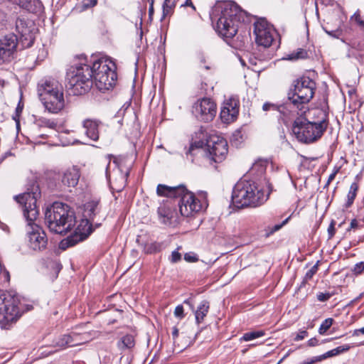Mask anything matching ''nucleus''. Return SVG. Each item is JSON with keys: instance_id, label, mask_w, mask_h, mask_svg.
<instances>
[{"instance_id": "obj_6", "label": "nucleus", "mask_w": 364, "mask_h": 364, "mask_svg": "<svg viewBox=\"0 0 364 364\" xmlns=\"http://www.w3.org/2000/svg\"><path fill=\"white\" fill-rule=\"evenodd\" d=\"M247 18L246 12L234 2L224 4L217 21V29L225 38H232L237 33L240 25Z\"/></svg>"}, {"instance_id": "obj_4", "label": "nucleus", "mask_w": 364, "mask_h": 364, "mask_svg": "<svg viewBox=\"0 0 364 364\" xmlns=\"http://www.w3.org/2000/svg\"><path fill=\"white\" fill-rule=\"evenodd\" d=\"M268 198L262 189L255 181L240 179L234 186L232 200L238 208L257 207L262 205Z\"/></svg>"}, {"instance_id": "obj_33", "label": "nucleus", "mask_w": 364, "mask_h": 364, "mask_svg": "<svg viewBox=\"0 0 364 364\" xmlns=\"http://www.w3.org/2000/svg\"><path fill=\"white\" fill-rule=\"evenodd\" d=\"M250 40V39L249 34H240L236 36V38L235 40V47L238 49H242L245 48L247 44L249 43Z\"/></svg>"}, {"instance_id": "obj_11", "label": "nucleus", "mask_w": 364, "mask_h": 364, "mask_svg": "<svg viewBox=\"0 0 364 364\" xmlns=\"http://www.w3.org/2000/svg\"><path fill=\"white\" fill-rule=\"evenodd\" d=\"M228 151V142L223 137L211 136L207 141V152L205 159L210 165L213 163L219 164L225 160Z\"/></svg>"}, {"instance_id": "obj_62", "label": "nucleus", "mask_w": 364, "mask_h": 364, "mask_svg": "<svg viewBox=\"0 0 364 364\" xmlns=\"http://www.w3.org/2000/svg\"><path fill=\"white\" fill-rule=\"evenodd\" d=\"M200 63L203 64H205L206 63L205 59L204 57H201Z\"/></svg>"}, {"instance_id": "obj_60", "label": "nucleus", "mask_w": 364, "mask_h": 364, "mask_svg": "<svg viewBox=\"0 0 364 364\" xmlns=\"http://www.w3.org/2000/svg\"><path fill=\"white\" fill-rule=\"evenodd\" d=\"M186 6H191L193 8V10H196V7L194 6V5L193 4L191 0H186Z\"/></svg>"}, {"instance_id": "obj_52", "label": "nucleus", "mask_w": 364, "mask_h": 364, "mask_svg": "<svg viewBox=\"0 0 364 364\" xmlns=\"http://www.w3.org/2000/svg\"><path fill=\"white\" fill-rule=\"evenodd\" d=\"M317 362H321L319 356H316L309 360H305L301 364H314Z\"/></svg>"}, {"instance_id": "obj_54", "label": "nucleus", "mask_w": 364, "mask_h": 364, "mask_svg": "<svg viewBox=\"0 0 364 364\" xmlns=\"http://www.w3.org/2000/svg\"><path fill=\"white\" fill-rule=\"evenodd\" d=\"M360 226L359 225V223L358 222V220L356 219H353L351 221H350V229H357V228H360Z\"/></svg>"}, {"instance_id": "obj_45", "label": "nucleus", "mask_w": 364, "mask_h": 364, "mask_svg": "<svg viewBox=\"0 0 364 364\" xmlns=\"http://www.w3.org/2000/svg\"><path fill=\"white\" fill-rule=\"evenodd\" d=\"M289 219V218L285 219L281 224L275 225L272 228H271L269 232H268L267 233V235H266L267 237L269 236L270 235L273 234L276 231L279 230L283 225H284L288 222Z\"/></svg>"}, {"instance_id": "obj_41", "label": "nucleus", "mask_w": 364, "mask_h": 364, "mask_svg": "<svg viewBox=\"0 0 364 364\" xmlns=\"http://www.w3.org/2000/svg\"><path fill=\"white\" fill-rule=\"evenodd\" d=\"M352 21H354L358 26L364 28V20L361 16L359 11H357L354 14V15L351 18Z\"/></svg>"}, {"instance_id": "obj_3", "label": "nucleus", "mask_w": 364, "mask_h": 364, "mask_svg": "<svg viewBox=\"0 0 364 364\" xmlns=\"http://www.w3.org/2000/svg\"><path fill=\"white\" fill-rule=\"evenodd\" d=\"M45 221L50 232L62 235L71 231L76 223L74 211L68 205L60 202H55L47 208Z\"/></svg>"}, {"instance_id": "obj_30", "label": "nucleus", "mask_w": 364, "mask_h": 364, "mask_svg": "<svg viewBox=\"0 0 364 364\" xmlns=\"http://www.w3.org/2000/svg\"><path fill=\"white\" fill-rule=\"evenodd\" d=\"M134 345V336L129 334L123 336L118 342V347L121 350L132 348Z\"/></svg>"}, {"instance_id": "obj_8", "label": "nucleus", "mask_w": 364, "mask_h": 364, "mask_svg": "<svg viewBox=\"0 0 364 364\" xmlns=\"http://www.w3.org/2000/svg\"><path fill=\"white\" fill-rule=\"evenodd\" d=\"M316 90L314 80L307 76H302L292 83V88L287 94L288 100L296 108L302 109L314 97Z\"/></svg>"}, {"instance_id": "obj_35", "label": "nucleus", "mask_w": 364, "mask_h": 364, "mask_svg": "<svg viewBox=\"0 0 364 364\" xmlns=\"http://www.w3.org/2000/svg\"><path fill=\"white\" fill-rule=\"evenodd\" d=\"M264 335V332L262 331H251L245 333L242 339L245 341H250L257 338L262 337Z\"/></svg>"}, {"instance_id": "obj_14", "label": "nucleus", "mask_w": 364, "mask_h": 364, "mask_svg": "<svg viewBox=\"0 0 364 364\" xmlns=\"http://www.w3.org/2000/svg\"><path fill=\"white\" fill-rule=\"evenodd\" d=\"M18 37L14 33H8L0 38V59L10 62L17 50Z\"/></svg>"}, {"instance_id": "obj_29", "label": "nucleus", "mask_w": 364, "mask_h": 364, "mask_svg": "<svg viewBox=\"0 0 364 364\" xmlns=\"http://www.w3.org/2000/svg\"><path fill=\"white\" fill-rule=\"evenodd\" d=\"M358 188H359V185H358V182H353L350 185V189H349L348 195H347V201L345 204V206L346 208H350L353 205L354 200L356 198Z\"/></svg>"}, {"instance_id": "obj_24", "label": "nucleus", "mask_w": 364, "mask_h": 364, "mask_svg": "<svg viewBox=\"0 0 364 364\" xmlns=\"http://www.w3.org/2000/svg\"><path fill=\"white\" fill-rule=\"evenodd\" d=\"M262 48L257 47L250 55L248 60L250 65L260 67L263 62L270 58L269 53L266 50L263 49V50H262Z\"/></svg>"}, {"instance_id": "obj_37", "label": "nucleus", "mask_w": 364, "mask_h": 364, "mask_svg": "<svg viewBox=\"0 0 364 364\" xmlns=\"http://www.w3.org/2000/svg\"><path fill=\"white\" fill-rule=\"evenodd\" d=\"M26 22L23 19L17 18L16 21V28L18 33H20L22 36L26 34L27 28H24Z\"/></svg>"}, {"instance_id": "obj_26", "label": "nucleus", "mask_w": 364, "mask_h": 364, "mask_svg": "<svg viewBox=\"0 0 364 364\" xmlns=\"http://www.w3.org/2000/svg\"><path fill=\"white\" fill-rule=\"evenodd\" d=\"M209 309L210 303L208 301L203 300L200 303L195 311L196 321L198 324H200L203 321L204 318L209 311Z\"/></svg>"}, {"instance_id": "obj_58", "label": "nucleus", "mask_w": 364, "mask_h": 364, "mask_svg": "<svg viewBox=\"0 0 364 364\" xmlns=\"http://www.w3.org/2000/svg\"><path fill=\"white\" fill-rule=\"evenodd\" d=\"M0 228L5 232H9V228L8 225L6 224L0 223Z\"/></svg>"}, {"instance_id": "obj_21", "label": "nucleus", "mask_w": 364, "mask_h": 364, "mask_svg": "<svg viewBox=\"0 0 364 364\" xmlns=\"http://www.w3.org/2000/svg\"><path fill=\"white\" fill-rule=\"evenodd\" d=\"M310 122L318 123L319 125H323L325 127L328 126V106L327 102L322 107H316L309 111Z\"/></svg>"}, {"instance_id": "obj_22", "label": "nucleus", "mask_w": 364, "mask_h": 364, "mask_svg": "<svg viewBox=\"0 0 364 364\" xmlns=\"http://www.w3.org/2000/svg\"><path fill=\"white\" fill-rule=\"evenodd\" d=\"M9 2L19 6L21 8L33 14L41 12L43 4L39 0H8Z\"/></svg>"}, {"instance_id": "obj_56", "label": "nucleus", "mask_w": 364, "mask_h": 364, "mask_svg": "<svg viewBox=\"0 0 364 364\" xmlns=\"http://www.w3.org/2000/svg\"><path fill=\"white\" fill-rule=\"evenodd\" d=\"M360 333L364 334V326L363 328L354 330L353 336H358Z\"/></svg>"}, {"instance_id": "obj_39", "label": "nucleus", "mask_w": 364, "mask_h": 364, "mask_svg": "<svg viewBox=\"0 0 364 364\" xmlns=\"http://www.w3.org/2000/svg\"><path fill=\"white\" fill-rule=\"evenodd\" d=\"M354 275H360L364 272V261L356 263L351 269Z\"/></svg>"}, {"instance_id": "obj_9", "label": "nucleus", "mask_w": 364, "mask_h": 364, "mask_svg": "<svg viewBox=\"0 0 364 364\" xmlns=\"http://www.w3.org/2000/svg\"><path fill=\"white\" fill-rule=\"evenodd\" d=\"M327 128L318 123H313L304 117L295 119L292 127V132L296 139L303 143L311 144L319 139Z\"/></svg>"}, {"instance_id": "obj_25", "label": "nucleus", "mask_w": 364, "mask_h": 364, "mask_svg": "<svg viewBox=\"0 0 364 364\" xmlns=\"http://www.w3.org/2000/svg\"><path fill=\"white\" fill-rule=\"evenodd\" d=\"M101 206L99 200H92L84 205V217L93 220L100 213Z\"/></svg>"}, {"instance_id": "obj_47", "label": "nucleus", "mask_w": 364, "mask_h": 364, "mask_svg": "<svg viewBox=\"0 0 364 364\" xmlns=\"http://www.w3.org/2000/svg\"><path fill=\"white\" fill-rule=\"evenodd\" d=\"M336 233L335 223L332 221L328 228V239H331Z\"/></svg>"}, {"instance_id": "obj_10", "label": "nucleus", "mask_w": 364, "mask_h": 364, "mask_svg": "<svg viewBox=\"0 0 364 364\" xmlns=\"http://www.w3.org/2000/svg\"><path fill=\"white\" fill-rule=\"evenodd\" d=\"M19 300L9 292L0 291V325L8 329L17 320Z\"/></svg>"}, {"instance_id": "obj_40", "label": "nucleus", "mask_w": 364, "mask_h": 364, "mask_svg": "<svg viewBox=\"0 0 364 364\" xmlns=\"http://www.w3.org/2000/svg\"><path fill=\"white\" fill-rule=\"evenodd\" d=\"M334 294H335L334 292H331V293H330V292H326V293L320 292V293H318L317 294V299L319 301L324 302V301H328Z\"/></svg>"}, {"instance_id": "obj_23", "label": "nucleus", "mask_w": 364, "mask_h": 364, "mask_svg": "<svg viewBox=\"0 0 364 364\" xmlns=\"http://www.w3.org/2000/svg\"><path fill=\"white\" fill-rule=\"evenodd\" d=\"M82 124L87 137L93 141H97L99 139V126L101 124V122L97 119H87L83 121Z\"/></svg>"}, {"instance_id": "obj_7", "label": "nucleus", "mask_w": 364, "mask_h": 364, "mask_svg": "<svg viewBox=\"0 0 364 364\" xmlns=\"http://www.w3.org/2000/svg\"><path fill=\"white\" fill-rule=\"evenodd\" d=\"M92 72V80L97 88L100 91L109 90L112 88L117 79V66L115 63L107 58H90Z\"/></svg>"}, {"instance_id": "obj_27", "label": "nucleus", "mask_w": 364, "mask_h": 364, "mask_svg": "<svg viewBox=\"0 0 364 364\" xmlns=\"http://www.w3.org/2000/svg\"><path fill=\"white\" fill-rule=\"evenodd\" d=\"M70 334H65L60 337L55 342V346L61 348L78 346L80 342H75Z\"/></svg>"}, {"instance_id": "obj_53", "label": "nucleus", "mask_w": 364, "mask_h": 364, "mask_svg": "<svg viewBox=\"0 0 364 364\" xmlns=\"http://www.w3.org/2000/svg\"><path fill=\"white\" fill-rule=\"evenodd\" d=\"M307 345L309 347H314L319 345V341L316 338H311L308 341Z\"/></svg>"}, {"instance_id": "obj_44", "label": "nucleus", "mask_w": 364, "mask_h": 364, "mask_svg": "<svg viewBox=\"0 0 364 364\" xmlns=\"http://www.w3.org/2000/svg\"><path fill=\"white\" fill-rule=\"evenodd\" d=\"M174 316L180 319L185 317L183 306L182 305H178L174 310Z\"/></svg>"}, {"instance_id": "obj_18", "label": "nucleus", "mask_w": 364, "mask_h": 364, "mask_svg": "<svg viewBox=\"0 0 364 364\" xmlns=\"http://www.w3.org/2000/svg\"><path fill=\"white\" fill-rule=\"evenodd\" d=\"M58 177L60 180V183H59L60 188L75 187L77 185L80 177V169L75 166L69 167L61 173H59Z\"/></svg>"}, {"instance_id": "obj_64", "label": "nucleus", "mask_w": 364, "mask_h": 364, "mask_svg": "<svg viewBox=\"0 0 364 364\" xmlns=\"http://www.w3.org/2000/svg\"><path fill=\"white\" fill-rule=\"evenodd\" d=\"M155 0H148L149 5H154Z\"/></svg>"}, {"instance_id": "obj_28", "label": "nucleus", "mask_w": 364, "mask_h": 364, "mask_svg": "<svg viewBox=\"0 0 364 364\" xmlns=\"http://www.w3.org/2000/svg\"><path fill=\"white\" fill-rule=\"evenodd\" d=\"M350 348V346L349 345H343V346H338V347H337L334 349H332L331 350H328L326 353H323V355H321L318 356L321 361L328 358L336 356L341 353L346 352V351L349 350Z\"/></svg>"}, {"instance_id": "obj_55", "label": "nucleus", "mask_w": 364, "mask_h": 364, "mask_svg": "<svg viewBox=\"0 0 364 364\" xmlns=\"http://www.w3.org/2000/svg\"><path fill=\"white\" fill-rule=\"evenodd\" d=\"M337 172H338V170L335 171L331 174H330L326 186H328L330 184V183L335 178L336 175L337 174Z\"/></svg>"}, {"instance_id": "obj_17", "label": "nucleus", "mask_w": 364, "mask_h": 364, "mask_svg": "<svg viewBox=\"0 0 364 364\" xmlns=\"http://www.w3.org/2000/svg\"><path fill=\"white\" fill-rule=\"evenodd\" d=\"M239 100L235 97H230L226 100L220 111V118L225 123L233 122L239 113Z\"/></svg>"}, {"instance_id": "obj_50", "label": "nucleus", "mask_w": 364, "mask_h": 364, "mask_svg": "<svg viewBox=\"0 0 364 364\" xmlns=\"http://www.w3.org/2000/svg\"><path fill=\"white\" fill-rule=\"evenodd\" d=\"M184 259L186 261L189 262H195L198 261V257L195 255H191L190 253H186L184 255Z\"/></svg>"}, {"instance_id": "obj_1", "label": "nucleus", "mask_w": 364, "mask_h": 364, "mask_svg": "<svg viewBox=\"0 0 364 364\" xmlns=\"http://www.w3.org/2000/svg\"><path fill=\"white\" fill-rule=\"evenodd\" d=\"M41 192L38 186L33 187L32 191L25 192L14 197L16 202L22 205L23 215L28 222V247L35 252L46 249L48 238L43 229L35 223L39 212L36 206Z\"/></svg>"}, {"instance_id": "obj_38", "label": "nucleus", "mask_w": 364, "mask_h": 364, "mask_svg": "<svg viewBox=\"0 0 364 364\" xmlns=\"http://www.w3.org/2000/svg\"><path fill=\"white\" fill-rule=\"evenodd\" d=\"M318 263L319 261H318L310 269H309L304 277V279L306 281L310 280L313 276L317 272L318 269Z\"/></svg>"}, {"instance_id": "obj_59", "label": "nucleus", "mask_w": 364, "mask_h": 364, "mask_svg": "<svg viewBox=\"0 0 364 364\" xmlns=\"http://www.w3.org/2000/svg\"><path fill=\"white\" fill-rule=\"evenodd\" d=\"M154 5H149V15L150 18H151V16L154 15Z\"/></svg>"}, {"instance_id": "obj_12", "label": "nucleus", "mask_w": 364, "mask_h": 364, "mask_svg": "<svg viewBox=\"0 0 364 364\" xmlns=\"http://www.w3.org/2000/svg\"><path fill=\"white\" fill-rule=\"evenodd\" d=\"M192 112L199 121L208 122L212 121L217 112V106L210 98L203 97L198 100L192 107Z\"/></svg>"}, {"instance_id": "obj_36", "label": "nucleus", "mask_w": 364, "mask_h": 364, "mask_svg": "<svg viewBox=\"0 0 364 364\" xmlns=\"http://www.w3.org/2000/svg\"><path fill=\"white\" fill-rule=\"evenodd\" d=\"M333 323V319L331 318L325 319L322 322V323L321 324V326L319 327L318 333L321 335H323L331 328Z\"/></svg>"}, {"instance_id": "obj_16", "label": "nucleus", "mask_w": 364, "mask_h": 364, "mask_svg": "<svg viewBox=\"0 0 364 364\" xmlns=\"http://www.w3.org/2000/svg\"><path fill=\"white\" fill-rule=\"evenodd\" d=\"M62 92H63L62 84L53 77L44 78L38 84V94L40 100Z\"/></svg>"}, {"instance_id": "obj_5", "label": "nucleus", "mask_w": 364, "mask_h": 364, "mask_svg": "<svg viewBox=\"0 0 364 364\" xmlns=\"http://www.w3.org/2000/svg\"><path fill=\"white\" fill-rule=\"evenodd\" d=\"M75 63L68 73V86L74 95L87 92L92 87V72L90 59L84 55L77 57Z\"/></svg>"}, {"instance_id": "obj_61", "label": "nucleus", "mask_w": 364, "mask_h": 364, "mask_svg": "<svg viewBox=\"0 0 364 364\" xmlns=\"http://www.w3.org/2000/svg\"><path fill=\"white\" fill-rule=\"evenodd\" d=\"M290 350L287 353L285 354V355L279 360V363H282L285 358H287L289 354H290Z\"/></svg>"}, {"instance_id": "obj_63", "label": "nucleus", "mask_w": 364, "mask_h": 364, "mask_svg": "<svg viewBox=\"0 0 364 364\" xmlns=\"http://www.w3.org/2000/svg\"><path fill=\"white\" fill-rule=\"evenodd\" d=\"M33 40H31H31H30V42L27 44V46H27V47H30V46H31L33 45Z\"/></svg>"}, {"instance_id": "obj_57", "label": "nucleus", "mask_w": 364, "mask_h": 364, "mask_svg": "<svg viewBox=\"0 0 364 364\" xmlns=\"http://www.w3.org/2000/svg\"><path fill=\"white\" fill-rule=\"evenodd\" d=\"M172 336L173 339H176L178 336V329L177 327L173 328Z\"/></svg>"}, {"instance_id": "obj_31", "label": "nucleus", "mask_w": 364, "mask_h": 364, "mask_svg": "<svg viewBox=\"0 0 364 364\" xmlns=\"http://www.w3.org/2000/svg\"><path fill=\"white\" fill-rule=\"evenodd\" d=\"M176 0H164L162 5V18H165L166 16L172 15L176 6Z\"/></svg>"}, {"instance_id": "obj_34", "label": "nucleus", "mask_w": 364, "mask_h": 364, "mask_svg": "<svg viewBox=\"0 0 364 364\" xmlns=\"http://www.w3.org/2000/svg\"><path fill=\"white\" fill-rule=\"evenodd\" d=\"M38 124L40 127H48L50 129H55L57 127V122L54 120L46 119L45 117H41L38 119Z\"/></svg>"}, {"instance_id": "obj_51", "label": "nucleus", "mask_w": 364, "mask_h": 364, "mask_svg": "<svg viewBox=\"0 0 364 364\" xmlns=\"http://www.w3.org/2000/svg\"><path fill=\"white\" fill-rule=\"evenodd\" d=\"M70 336H73V339L75 342H80L78 345L82 344L85 342L83 339L80 338V336L76 333H70Z\"/></svg>"}, {"instance_id": "obj_42", "label": "nucleus", "mask_w": 364, "mask_h": 364, "mask_svg": "<svg viewBox=\"0 0 364 364\" xmlns=\"http://www.w3.org/2000/svg\"><path fill=\"white\" fill-rule=\"evenodd\" d=\"M262 109L264 112L267 111H279V107L275 104L271 103V102H265L262 106Z\"/></svg>"}, {"instance_id": "obj_48", "label": "nucleus", "mask_w": 364, "mask_h": 364, "mask_svg": "<svg viewBox=\"0 0 364 364\" xmlns=\"http://www.w3.org/2000/svg\"><path fill=\"white\" fill-rule=\"evenodd\" d=\"M308 332L305 330L299 331L296 337L294 338L295 341H299L303 340L304 338L308 336Z\"/></svg>"}, {"instance_id": "obj_46", "label": "nucleus", "mask_w": 364, "mask_h": 364, "mask_svg": "<svg viewBox=\"0 0 364 364\" xmlns=\"http://www.w3.org/2000/svg\"><path fill=\"white\" fill-rule=\"evenodd\" d=\"M97 4V0H83L82 1V7L86 9L88 8H92L96 6Z\"/></svg>"}, {"instance_id": "obj_20", "label": "nucleus", "mask_w": 364, "mask_h": 364, "mask_svg": "<svg viewBox=\"0 0 364 364\" xmlns=\"http://www.w3.org/2000/svg\"><path fill=\"white\" fill-rule=\"evenodd\" d=\"M168 198L158 208L159 219L164 224H170L175 214V210L173 209V205H175L173 199Z\"/></svg>"}, {"instance_id": "obj_2", "label": "nucleus", "mask_w": 364, "mask_h": 364, "mask_svg": "<svg viewBox=\"0 0 364 364\" xmlns=\"http://www.w3.org/2000/svg\"><path fill=\"white\" fill-rule=\"evenodd\" d=\"M156 193L159 196L171 198L173 199L174 203L177 202L179 212L183 217L193 216L208 205L205 196H203V199L200 200L188 191L184 186H168L159 184Z\"/></svg>"}, {"instance_id": "obj_43", "label": "nucleus", "mask_w": 364, "mask_h": 364, "mask_svg": "<svg viewBox=\"0 0 364 364\" xmlns=\"http://www.w3.org/2000/svg\"><path fill=\"white\" fill-rule=\"evenodd\" d=\"M22 110H23V106H21L20 104H18L16 108V113L12 117L13 119L16 123L17 127H19V123H20L19 117H20L21 113L22 112Z\"/></svg>"}, {"instance_id": "obj_19", "label": "nucleus", "mask_w": 364, "mask_h": 364, "mask_svg": "<svg viewBox=\"0 0 364 364\" xmlns=\"http://www.w3.org/2000/svg\"><path fill=\"white\" fill-rule=\"evenodd\" d=\"M46 109L49 112L56 114L65 107V99L63 92L51 96H47L40 100Z\"/></svg>"}, {"instance_id": "obj_32", "label": "nucleus", "mask_w": 364, "mask_h": 364, "mask_svg": "<svg viewBox=\"0 0 364 364\" xmlns=\"http://www.w3.org/2000/svg\"><path fill=\"white\" fill-rule=\"evenodd\" d=\"M308 57V52L304 48H298L296 50L288 54L287 59L296 60L299 59H305Z\"/></svg>"}, {"instance_id": "obj_15", "label": "nucleus", "mask_w": 364, "mask_h": 364, "mask_svg": "<svg viewBox=\"0 0 364 364\" xmlns=\"http://www.w3.org/2000/svg\"><path fill=\"white\" fill-rule=\"evenodd\" d=\"M92 232L91 220L85 218L82 219L74 233L65 240L67 246H73L77 242L85 240Z\"/></svg>"}, {"instance_id": "obj_13", "label": "nucleus", "mask_w": 364, "mask_h": 364, "mask_svg": "<svg viewBox=\"0 0 364 364\" xmlns=\"http://www.w3.org/2000/svg\"><path fill=\"white\" fill-rule=\"evenodd\" d=\"M254 33L258 48L266 50L272 45L273 31L267 21L260 19L254 23Z\"/></svg>"}, {"instance_id": "obj_49", "label": "nucleus", "mask_w": 364, "mask_h": 364, "mask_svg": "<svg viewBox=\"0 0 364 364\" xmlns=\"http://www.w3.org/2000/svg\"><path fill=\"white\" fill-rule=\"evenodd\" d=\"M181 259V255L178 251H173L171 253V261L173 263L178 262Z\"/></svg>"}]
</instances>
